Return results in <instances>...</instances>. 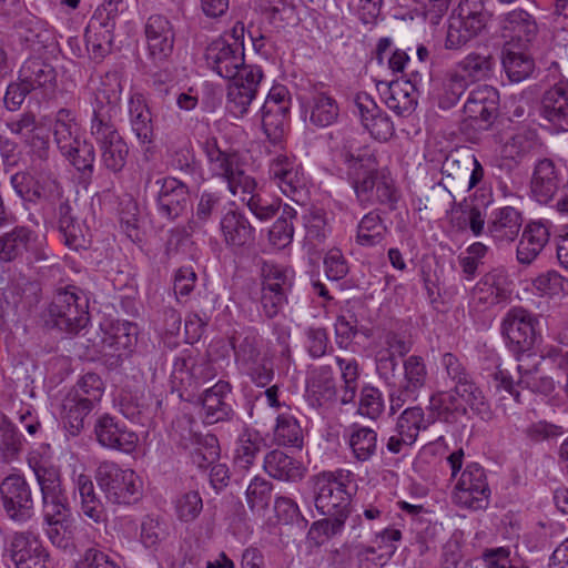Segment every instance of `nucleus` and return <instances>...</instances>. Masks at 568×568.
Instances as JSON below:
<instances>
[{
  "instance_id": "obj_1",
  "label": "nucleus",
  "mask_w": 568,
  "mask_h": 568,
  "mask_svg": "<svg viewBox=\"0 0 568 568\" xmlns=\"http://www.w3.org/2000/svg\"><path fill=\"white\" fill-rule=\"evenodd\" d=\"M119 100L118 89L110 92L99 89L91 122V135L99 148L102 164L113 173L122 171L129 154V148L114 124Z\"/></svg>"
},
{
  "instance_id": "obj_2",
  "label": "nucleus",
  "mask_w": 568,
  "mask_h": 568,
  "mask_svg": "<svg viewBox=\"0 0 568 568\" xmlns=\"http://www.w3.org/2000/svg\"><path fill=\"white\" fill-rule=\"evenodd\" d=\"M343 158L348 164L352 185L362 206L396 202L394 181L377 169V161L373 153L367 149L356 152L345 149Z\"/></svg>"
},
{
  "instance_id": "obj_3",
  "label": "nucleus",
  "mask_w": 568,
  "mask_h": 568,
  "mask_svg": "<svg viewBox=\"0 0 568 568\" xmlns=\"http://www.w3.org/2000/svg\"><path fill=\"white\" fill-rule=\"evenodd\" d=\"M212 174L222 178L230 193L245 202L257 190V182L244 170V163L237 152L222 151L215 138L207 139L203 145Z\"/></svg>"
},
{
  "instance_id": "obj_4",
  "label": "nucleus",
  "mask_w": 568,
  "mask_h": 568,
  "mask_svg": "<svg viewBox=\"0 0 568 568\" xmlns=\"http://www.w3.org/2000/svg\"><path fill=\"white\" fill-rule=\"evenodd\" d=\"M490 17L484 0H459L447 20L445 48H464L486 29Z\"/></svg>"
},
{
  "instance_id": "obj_5",
  "label": "nucleus",
  "mask_w": 568,
  "mask_h": 568,
  "mask_svg": "<svg viewBox=\"0 0 568 568\" xmlns=\"http://www.w3.org/2000/svg\"><path fill=\"white\" fill-rule=\"evenodd\" d=\"M97 480L106 499L118 505H131L143 495V483L132 469H122L113 462H103L97 470Z\"/></svg>"
},
{
  "instance_id": "obj_6",
  "label": "nucleus",
  "mask_w": 568,
  "mask_h": 568,
  "mask_svg": "<svg viewBox=\"0 0 568 568\" xmlns=\"http://www.w3.org/2000/svg\"><path fill=\"white\" fill-rule=\"evenodd\" d=\"M351 476V471L343 469L315 476V507L322 515L348 517L351 496L346 484Z\"/></svg>"
},
{
  "instance_id": "obj_7",
  "label": "nucleus",
  "mask_w": 568,
  "mask_h": 568,
  "mask_svg": "<svg viewBox=\"0 0 568 568\" xmlns=\"http://www.w3.org/2000/svg\"><path fill=\"white\" fill-rule=\"evenodd\" d=\"M498 92L490 85H480L473 90L463 110L462 130H487L497 112Z\"/></svg>"
},
{
  "instance_id": "obj_8",
  "label": "nucleus",
  "mask_w": 568,
  "mask_h": 568,
  "mask_svg": "<svg viewBox=\"0 0 568 568\" xmlns=\"http://www.w3.org/2000/svg\"><path fill=\"white\" fill-rule=\"evenodd\" d=\"M489 495L490 489L484 468L476 463L467 465L455 486L454 503L463 508L484 509L488 505Z\"/></svg>"
},
{
  "instance_id": "obj_9",
  "label": "nucleus",
  "mask_w": 568,
  "mask_h": 568,
  "mask_svg": "<svg viewBox=\"0 0 568 568\" xmlns=\"http://www.w3.org/2000/svg\"><path fill=\"white\" fill-rule=\"evenodd\" d=\"M537 318L527 310L515 307L510 310L501 324V331L508 341L513 352L521 354L520 357L529 358L530 354L525 355L536 344L538 336L535 325Z\"/></svg>"
},
{
  "instance_id": "obj_10",
  "label": "nucleus",
  "mask_w": 568,
  "mask_h": 568,
  "mask_svg": "<svg viewBox=\"0 0 568 568\" xmlns=\"http://www.w3.org/2000/svg\"><path fill=\"white\" fill-rule=\"evenodd\" d=\"M205 61L209 68L224 79H232L247 67L244 62V47L242 41L233 38H219L211 42L205 50Z\"/></svg>"
},
{
  "instance_id": "obj_11",
  "label": "nucleus",
  "mask_w": 568,
  "mask_h": 568,
  "mask_svg": "<svg viewBox=\"0 0 568 568\" xmlns=\"http://www.w3.org/2000/svg\"><path fill=\"white\" fill-rule=\"evenodd\" d=\"M262 276V308L267 318H274L287 301L292 281L287 270L268 263H264Z\"/></svg>"
},
{
  "instance_id": "obj_12",
  "label": "nucleus",
  "mask_w": 568,
  "mask_h": 568,
  "mask_svg": "<svg viewBox=\"0 0 568 568\" xmlns=\"http://www.w3.org/2000/svg\"><path fill=\"white\" fill-rule=\"evenodd\" d=\"M29 465L40 487L42 511L54 516L57 513L64 510V506L69 505L62 487L60 469L47 462L34 460L32 463L30 460Z\"/></svg>"
},
{
  "instance_id": "obj_13",
  "label": "nucleus",
  "mask_w": 568,
  "mask_h": 568,
  "mask_svg": "<svg viewBox=\"0 0 568 568\" xmlns=\"http://www.w3.org/2000/svg\"><path fill=\"white\" fill-rule=\"evenodd\" d=\"M3 507L14 521L26 523L33 515V498L29 484L21 475H9L0 486Z\"/></svg>"
},
{
  "instance_id": "obj_14",
  "label": "nucleus",
  "mask_w": 568,
  "mask_h": 568,
  "mask_svg": "<svg viewBox=\"0 0 568 568\" xmlns=\"http://www.w3.org/2000/svg\"><path fill=\"white\" fill-rule=\"evenodd\" d=\"M53 325L70 334L79 333L89 322L88 313L78 304L74 292L62 290L57 293L49 306Z\"/></svg>"
},
{
  "instance_id": "obj_15",
  "label": "nucleus",
  "mask_w": 568,
  "mask_h": 568,
  "mask_svg": "<svg viewBox=\"0 0 568 568\" xmlns=\"http://www.w3.org/2000/svg\"><path fill=\"white\" fill-rule=\"evenodd\" d=\"M404 376L398 378L397 395H390V409L394 412L406 400H416L427 381V368L422 356L410 355L403 363Z\"/></svg>"
},
{
  "instance_id": "obj_16",
  "label": "nucleus",
  "mask_w": 568,
  "mask_h": 568,
  "mask_svg": "<svg viewBox=\"0 0 568 568\" xmlns=\"http://www.w3.org/2000/svg\"><path fill=\"white\" fill-rule=\"evenodd\" d=\"M263 79L262 69L257 65L242 68L232 78L227 88V103L233 113L244 114L257 93Z\"/></svg>"
},
{
  "instance_id": "obj_17",
  "label": "nucleus",
  "mask_w": 568,
  "mask_h": 568,
  "mask_svg": "<svg viewBox=\"0 0 568 568\" xmlns=\"http://www.w3.org/2000/svg\"><path fill=\"white\" fill-rule=\"evenodd\" d=\"M135 342L136 326L130 322H118L102 338L101 356L109 366L116 367L132 351Z\"/></svg>"
},
{
  "instance_id": "obj_18",
  "label": "nucleus",
  "mask_w": 568,
  "mask_h": 568,
  "mask_svg": "<svg viewBox=\"0 0 568 568\" xmlns=\"http://www.w3.org/2000/svg\"><path fill=\"white\" fill-rule=\"evenodd\" d=\"M94 433L101 446L124 453H132L139 443L138 434L110 414H103L97 419Z\"/></svg>"
},
{
  "instance_id": "obj_19",
  "label": "nucleus",
  "mask_w": 568,
  "mask_h": 568,
  "mask_svg": "<svg viewBox=\"0 0 568 568\" xmlns=\"http://www.w3.org/2000/svg\"><path fill=\"white\" fill-rule=\"evenodd\" d=\"M9 551L16 568H51L48 552L30 531L16 532Z\"/></svg>"
},
{
  "instance_id": "obj_20",
  "label": "nucleus",
  "mask_w": 568,
  "mask_h": 568,
  "mask_svg": "<svg viewBox=\"0 0 568 568\" xmlns=\"http://www.w3.org/2000/svg\"><path fill=\"white\" fill-rule=\"evenodd\" d=\"M148 50L156 63L165 62L172 54L175 32L171 21L161 14L151 16L144 27Z\"/></svg>"
},
{
  "instance_id": "obj_21",
  "label": "nucleus",
  "mask_w": 568,
  "mask_h": 568,
  "mask_svg": "<svg viewBox=\"0 0 568 568\" xmlns=\"http://www.w3.org/2000/svg\"><path fill=\"white\" fill-rule=\"evenodd\" d=\"M161 189L158 194L160 213L170 221L181 216L187 209L189 186L181 180L168 176L158 181Z\"/></svg>"
},
{
  "instance_id": "obj_22",
  "label": "nucleus",
  "mask_w": 568,
  "mask_h": 568,
  "mask_svg": "<svg viewBox=\"0 0 568 568\" xmlns=\"http://www.w3.org/2000/svg\"><path fill=\"white\" fill-rule=\"evenodd\" d=\"M232 386L226 381H219L203 393L202 409L203 420L207 425L226 422L232 418L234 412L229 402Z\"/></svg>"
},
{
  "instance_id": "obj_23",
  "label": "nucleus",
  "mask_w": 568,
  "mask_h": 568,
  "mask_svg": "<svg viewBox=\"0 0 568 568\" xmlns=\"http://www.w3.org/2000/svg\"><path fill=\"white\" fill-rule=\"evenodd\" d=\"M224 243L232 250L250 247L255 241V230L247 217L237 211H229L220 222Z\"/></svg>"
},
{
  "instance_id": "obj_24",
  "label": "nucleus",
  "mask_w": 568,
  "mask_h": 568,
  "mask_svg": "<svg viewBox=\"0 0 568 568\" xmlns=\"http://www.w3.org/2000/svg\"><path fill=\"white\" fill-rule=\"evenodd\" d=\"M501 30L505 37L510 38V42L518 47L526 48L538 34V26L534 17L526 10L516 9L507 12L501 19Z\"/></svg>"
},
{
  "instance_id": "obj_25",
  "label": "nucleus",
  "mask_w": 568,
  "mask_h": 568,
  "mask_svg": "<svg viewBox=\"0 0 568 568\" xmlns=\"http://www.w3.org/2000/svg\"><path fill=\"white\" fill-rule=\"evenodd\" d=\"M541 115L550 123L564 128L568 124V81L560 80L547 89L541 98Z\"/></svg>"
},
{
  "instance_id": "obj_26",
  "label": "nucleus",
  "mask_w": 568,
  "mask_h": 568,
  "mask_svg": "<svg viewBox=\"0 0 568 568\" xmlns=\"http://www.w3.org/2000/svg\"><path fill=\"white\" fill-rule=\"evenodd\" d=\"M549 236L548 229L541 222L528 223L517 245L516 257L518 263L530 265L542 252Z\"/></svg>"
},
{
  "instance_id": "obj_27",
  "label": "nucleus",
  "mask_w": 568,
  "mask_h": 568,
  "mask_svg": "<svg viewBox=\"0 0 568 568\" xmlns=\"http://www.w3.org/2000/svg\"><path fill=\"white\" fill-rule=\"evenodd\" d=\"M521 214L513 206L496 210L488 221L487 234L496 242H513L520 231Z\"/></svg>"
},
{
  "instance_id": "obj_28",
  "label": "nucleus",
  "mask_w": 568,
  "mask_h": 568,
  "mask_svg": "<svg viewBox=\"0 0 568 568\" xmlns=\"http://www.w3.org/2000/svg\"><path fill=\"white\" fill-rule=\"evenodd\" d=\"M559 186V174L550 159L539 160L534 169L530 190L539 203H548Z\"/></svg>"
},
{
  "instance_id": "obj_29",
  "label": "nucleus",
  "mask_w": 568,
  "mask_h": 568,
  "mask_svg": "<svg viewBox=\"0 0 568 568\" xmlns=\"http://www.w3.org/2000/svg\"><path fill=\"white\" fill-rule=\"evenodd\" d=\"M496 64L497 59L490 51H473L465 55L455 69L473 84L491 78Z\"/></svg>"
},
{
  "instance_id": "obj_30",
  "label": "nucleus",
  "mask_w": 568,
  "mask_h": 568,
  "mask_svg": "<svg viewBox=\"0 0 568 568\" xmlns=\"http://www.w3.org/2000/svg\"><path fill=\"white\" fill-rule=\"evenodd\" d=\"M181 445L190 450L193 464L200 468H206L215 463L220 457V446L214 435L189 433V437H183Z\"/></svg>"
},
{
  "instance_id": "obj_31",
  "label": "nucleus",
  "mask_w": 568,
  "mask_h": 568,
  "mask_svg": "<svg viewBox=\"0 0 568 568\" xmlns=\"http://www.w3.org/2000/svg\"><path fill=\"white\" fill-rule=\"evenodd\" d=\"M55 214L58 229L63 235L64 244L73 251L87 248L88 241L68 199L60 201Z\"/></svg>"
},
{
  "instance_id": "obj_32",
  "label": "nucleus",
  "mask_w": 568,
  "mask_h": 568,
  "mask_svg": "<svg viewBox=\"0 0 568 568\" xmlns=\"http://www.w3.org/2000/svg\"><path fill=\"white\" fill-rule=\"evenodd\" d=\"M37 234L28 226L18 225L0 236V261L12 262L28 252Z\"/></svg>"
},
{
  "instance_id": "obj_33",
  "label": "nucleus",
  "mask_w": 568,
  "mask_h": 568,
  "mask_svg": "<svg viewBox=\"0 0 568 568\" xmlns=\"http://www.w3.org/2000/svg\"><path fill=\"white\" fill-rule=\"evenodd\" d=\"M55 79L54 68L39 58L28 59L19 71V80L28 85L31 91L53 89Z\"/></svg>"
},
{
  "instance_id": "obj_34",
  "label": "nucleus",
  "mask_w": 568,
  "mask_h": 568,
  "mask_svg": "<svg viewBox=\"0 0 568 568\" xmlns=\"http://www.w3.org/2000/svg\"><path fill=\"white\" fill-rule=\"evenodd\" d=\"M6 125L11 133L22 136L37 151L41 160L48 158L49 143L37 133L39 124L32 112H24L19 119L8 121Z\"/></svg>"
},
{
  "instance_id": "obj_35",
  "label": "nucleus",
  "mask_w": 568,
  "mask_h": 568,
  "mask_svg": "<svg viewBox=\"0 0 568 568\" xmlns=\"http://www.w3.org/2000/svg\"><path fill=\"white\" fill-rule=\"evenodd\" d=\"M385 103L398 115L410 114L417 104L415 85L409 80L389 82Z\"/></svg>"
},
{
  "instance_id": "obj_36",
  "label": "nucleus",
  "mask_w": 568,
  "mask_h": 568,
  "mask_svg": "<svg viewBox=\"0 0 568 568\" xmlns=\"http://www.w3.org/2000/svg\"><path fill=\"white\" fill-rule=\"evenodd\" d=\"M523 48L516 50V44L507 42L501 51V63L511 82H521L527 79L535 67L534 60L525 53Z\"/></svg>"
},
{
  "instance_id": "obj_37",
  "label": "nucleus",
  "mask_w": 568,
  "mask_h": 568,
  "mask_svg": "<svg viewBox=\"0 0 568 568\" xmlns=\"http://www.w3.org/2000/svg\"><path fill=\"white\" fill-rule=\"evenodd\" d=\"M129 113L132 131L138 140L145 144L153 140L151 112L143 95L134 94L129 101Z\"/></svg>"
},
{
  "instance_id": "obj_38",
  "label": "nucleus",
  "mask_w": 568,
  "mask_h": 568,
  "mask_svg": "<svg viewBox=\"0 0 568 568\" xmlns=\"http://www.w3.org/2000/svg\"><path fill=\"white\" fill-rule=\"evenodd\" d=\"M94 405L84 398L68 393L62 400V419L65 429L71 436H78L84 428V419L93 409Z\"/></svg>"
},
{
  "instance_id": "obj_39",
  "label": "nucleus",
  "mask_w": 568,
  "mask_h": 568,
  "mask_svg": "<svg viewBox=\"0 0 568 568\" xmlns=\"http://www.w3.org/2000/svg\"><path fill=\"white\" fill-rule=\"evenodd\" d=\"M429 409L438 419L449 424L456 423L467 412L463 399L453 389L433 395Z\"/></svg>"
},
{
  "instance_id": "obj_40",
  "label": "nucleus",
  "mask_w": 568,
  "mask_h": 568,
  "mask_svg": "<svg viewBox=\"0 0 568 568\" xmlns=\"http://www.w3.org/2000/svg\"><path fill=\"white\" fill-rule=\"evenodd\" d=\"M75 489L81 499L83 515L95 524L105 520L103 504L95 494V488L90 476L80 474L75 479Z\"/></svg>"
},
{
  "instance_id": "obj_41",
  "label": "nucleus",
  "mask_w": 568,
  "mask_h": 568,
  "mask_svg": "<svg viewBox=\"0 0 568 568\" xmlns=\"http://www.w3.org/2000/svg\"><path fill=\"white\" fill-rule=\"evenodd\" d=\"M263 467L270 476L276 479L295 480L303 476L301 464L278 449L266 454Z\"/></svg>"
},
{
  "instance_id": "obj_42",
  "label": "nucleus",
  "mask_w": 568,
  "mask_h": 568,
  "mask_svg": "<svg viewBox=\"0 0 568 568\" xmlns=\"http://www.w3.org/2000/svg\"><path fill=\"white\" fill-rule=\"evenodd\" d=\"M77 123L73 113L68 109H60L57 112L53 135L61 153H70L81 142L77 134Z\"/></svg>"
},
{
  "instance_id": "obj_43",
  "label": "nucleus",
  "mask_w": 568,
  "mask_h": 568,
  "mask_svg": "<svg viewBox=\"0 0 568 568\" xmlns=\"http://www.w3.org/2000/svg\"><path fill=\"white\" fill-rule=\"evenodd\" d=\"M22 436L14 424L0 412V464H10L22 452Z\"/></svg>"
},
{
  "instance_id": "obj_44",
  "label": "nucleus",
  "mask_w": 568,
  "mask_h": 568,
  "mask_svg": "<svg viewBox=\"0 0 568 568\" xmlns=\"http://www.w3.org/2000/svg\"><path fill=\"white\" fill-rule=\"evenodd\" d=\"M348 446L357 462H367L377 450V433L369 427L353 425Z\"/></svg>"
},
{
  "instance_id": "obj_45",
  "label": "nucleus",
  "mask_w": 568,
  "mask_h": 568,
  "mask_svg": "<svg viewBox=\"0 0 568 568\" xmlns=\"http://www.w3.org/2000/svg\"><path fill=\"white\" fill-rule=\"evenodd\" d=\"M526 359L527 358L518 357L519 364L517 365V371L519 373V379L517 384L532 392H551L554 389V378L540 374V366H546V364L541 361L530 367L525 363ZM547 366L554 367L551 364H547Z\"/></svg>"
},
{
  "instance_id": "obj_46",
  "label": "nucleus",
  "mask_w": 568,
  "mask_h": 568,
  "mask_svg": "<svg viewBox=\"0 0 568 568\" xmlns=\"http://www.w3.org/2000/svg\"><path fill=\"white\" fill-rule=\"evenodd\" d=\"M222 206V195L215 191H204L199 199L195 212L189 221L192 233L203 231L205 224L216 214Z\"/></svg>"
},
{
  "instance_id": "obj_47",
  "label": "nucleus",
  "mask_w": 568,
  "mask_h": 568,
  "mask_svg": "<svg viewBox=\"0 0 568 568\" xmlns=\"http://www.w3.org/2000/svg\"><path fill=\"white\" fill-rule=\"evenodd\" d=\"M507 286L508 276L506 270L503 267H496L483 276L480 282L477 284L476 292L487 294L485 297L480 296V300H486V302L490 304H496L506 297Z\"/></svg>"
},
{
  "instance_id": "obj_48",
  "label": "nucleus",
  "mask_w": 568,
  "mask_h": 568,
  "mask_svg": "<svg viewBox=\"0 0 568 568\" xmlns=\"http://www.w3.org/2000/svg\"><path fill=\"white\" fill-rule=\"evenodd\" d=\"M453 390L473 412L480 415L483 418L489 415L490 410L486 397L470 375L456 383Z\"/></svg>"
},
{
  "instance_id": "obj_49",
  "label": "nucleus",
  "mask_w": 568,
  "mask_h": 568,
  "mask_svg": "<svg viewBox=\"0 0 568 568\" xmlns=\"http://www.w3.org/2000/svg\"><path fill=\"white\" fill-rule=\"evenodd\" d=\"M337 390L333 378V372L328 366L320 367L312 382L313 405L328 406L336 400Z\"/></svg>"
},
{
  "instance_id": "obj_50",
  "label": "nucleus",
  "mask_w": 568,
  "mask_h": 568,
  "mask_svg": "<svg viewBox=\"0 0 568 568\" xmlns=\"http://www.w3.org/2000/svg\"><path fill=\"white\" fill-rule=\"evenodd\" d=\"M261 452V440L257 435H252L247 432L243 433L234 449L233 464L237 470L247 471L254 464L257 455Z\"/></svg>"
},
{
  "instance_id": "obj_51",
  "label": "nucleus",
  "mask_w": 568,
  "mask_h": 568,
  "mask_svg": "<svg viewBox=\"0 0 568 568\" xmlns=\"http://www.w3.org/2000/svg\"><path fill=\"white\" fill-rule=\"evenodd\" d=\"M386 230L379 214L372 211L359 221L356 242L364 246H373L384 239Z\"/></svg>"
},
{
  "instance_id": "obj_52",
  "label": "nucleus",
  "mask_w": 568,
  "mask_h": 568,
  "mask_svg": "<svg viewBox=\"0 0 568 568\" xmlns=\"http://www.w3.org/2000/svg\"><path fill=\"white\" fill-rule=\"evenodd\" d=\"M428 420L422 407L414 406L404 409L397 418L395 430L409 438V442H416L420 430L428 427Z\"/></svg>"
},
{
  "instance_id": "obj_53",
  "label": "nucleus",
  "mask_w": 568,
  "mask_h": 568,
  "mask_svg": "<svg viewBox=\"0 0 568 568\" xmlns=\"http://www.w3.org/2000/svg\"><path fill=\"white\" fill-rule=\"evenodd\" d=\"M69 506H64V510H61L57 513V515L51 516L48 515L45 511H42L43 514V520L47 524V535L50 541L59 547V548H65L69 545L70 540V521L68 519L69 517Z\"/></svg>"
},
{
  "instance_id": "obj_54",
  "label": "nucleus",
  "mask_w": 568,
  "mask_h": 568,
  "mask_svg": "<svg viewBox=\"0 0 568 568\" xmlns=\"http://www.w3.org/2000/svg\"><path fill=\"white\" fill-rule=\"evenodd\" d=\"M296 211L290 206L284 205L282 215L272 225L268 237L271 243L278 247H286L293 240L294 225L293 220L296 219Z\"/></svg>"
},
{
  "instance_id": "obj_55",
  "label": "nucleus",
  "mask_w": 568,
  "mask_h": 568,
  "mask_svg": "<svg viewBox=\"0 0 568 568\" xmlns=\"http://www.w3.org/2000/svg\"><path fill=\"white\" fill-rule=\"evenodd\" d=\"M396 546L387 544L386 546H359L356 551L358 568H382L395 554Z\"/></svg>"
},
{
  "instance_id": "obj_56",
  "label": "nucleus",
  "mask_w": 568,
  "mask_h": 568,
  "mask_svg": "<svg viewBox=\"0 0 568 568\" xmlns=\"http://www.w3.org/2000/svg\"><path fill=\"white\" fill-rule=\"evenodd\" d=\"M337 116L338 106L332 97L322 92L313 97V106L310 116L313 124L317 126H328Z\"/></svg>"
},
{
  "instance_id": "obj_57",
  "label": "nucleus",
  "mask_w": 568,
  "mask_h": 568,
  "mask_svg": "<svg viewBox=\"0 0 568 568\" xmlns=\"http://www.w3.org/2000/svg\"><path fill=\"white\" fill-rule=\"evenodd\" d=\"M469 85L470 83L457 69L449 70L444 80V93L439 100L440 108L454 106Z\"/></svg>"
},
{
  "instance_id": "obj_58",
  "label": "nucleus",
  "mask_w": 568,
  "mask_h": 568,
  "mask_svg": "<svg viewBox=\"0 0 568 568\" xmlns=\"http://www.w3.org/2000/svg\"><path fill=\"white\" fill-rule=\"evenodd\" d=\"M246 503L252 511H264L272 500V484L258 476L246 488Z\"/></svg>"
},
{
  "instance_id": "obj_59",
  "label": "nucleus",
  "mask_w": 568,
  "mask_h": 568,
  "mask_svg": "<svg viewBox=\"0 0 568 568\" xmlns=\"http://www.w3.org/2000/svg\"><path fill=\"white\" fill-rule=\"evenodd\" d=\"M303 219L306 241L313 246L322 244L328 232L326 213L321 209H311Z\"/></svg>"
},
{
  "instance_id": "obj_60",
  "label": "nucleus",
  "mask_w": 568,
  "mask_h": 568,
  "mask_svg": "<svg viewBox=\"0 0 568 568\" xmlns=\"http://www.w3.org/2000/svg\"><path fill=\"white\" fill-rule=\"evenodd\" d=\"M103 392L104 385L100 376L94 373H88L69 393L84 398L88 403L95 406L101 400Z\"/></svg>"
},
{
  "instance_id": "obj_61",
  "label": "nucleus",
  "mask_w": 568,
  "mask_h": 568,
  "mask_svg": "<svg viewBox=\"0 0 568 568\" xmlns=\"http://www.w3.org/2000/svg\"><path fill=\"white\" fill-rule=\"evenodd\" d=\"M87 49L94 59L104 58L111 50L113 42V30L106 28L91 29L90 24L85 32Z\"/></svg>"
},
{
  "instance_id": "obj_62",
  "label": "nucleus",
  "mask_w": 568,
  "mask_h": 568,
  "mask_svg": "<svg viewBox=\"0 0 568 568\" xmlns=\"http://www.w3.org/2000/svg\"><path fill=\"white\" fill-rule=\"evenodd\" d=\"M336 363L342 371V378L344 381L343 394L341 403L343 405L354 402L357 390L358 379V365L356 361H345L344 358L336 357Z\"/></svg>"
},
{
  "instance_id": "obj_63",
  "label": "nucleus",
  "mask_w": 568,
  "mask_h": 568,
  "mask_svg": "<svg viewBox=\"0 0 568 568\" xmlns=\"http://www.w3.org/2000/svg\"><path fill=\"white\" fill-rule=\"evenodd\" d=\"M384 410L382 392L374 386H364L361 390L358 413L371 419H376Z\"/></svg>"
},
{
  "instance_id": "obj_64",
  "label": "nucleus",
  "mask_w": 568,
  "mask_h": 568,
  "mask_svg": "<svg viewBox=\"0 0 568 568\" xmlns=\"http://www.w3.org/2000/svg\"><path fill=\"white\" fill-rule=\"evenodd\" d=\"M280 444L297 446L302 440V429L297 420L290 415H280L274 429Z\"/></svg>"
}]
</instances>
